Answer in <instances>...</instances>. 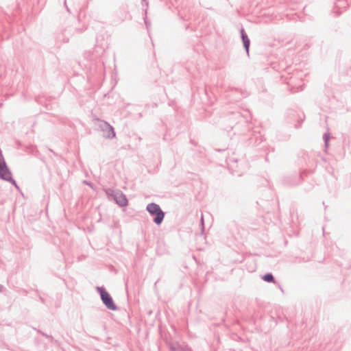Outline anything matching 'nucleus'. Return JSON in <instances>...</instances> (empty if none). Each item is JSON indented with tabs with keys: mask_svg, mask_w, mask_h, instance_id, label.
<instances>
[{
	"mask_svg": "<svg viewBox=\"0 0 351 351\" xmlns=\"http://www.w3.org/2000/svg\"><path fill=\"white\" fill-rule=\"evenodd\" d=\"M2 290V287L0 285V291Z\"/></svg>",
	"mask_w": 351,
	"mask_h": 351,
	"instance_id": "7",
	"label": "nucleus"
},
{
	"mask_svg": "<svg viewBox=\"0 0 351 351\" xmlns=\"http://www.w3.org/2000/svg\"><path fill=\"white\" fill-rule=\"evenodd\" d=\"M242 34V40L243 43L244 47L246 49L247 53L249 52V47H250V40L247 36L244 34L243 30L241 31Z\"/></svg>",
	"mask_w": 351,
	"mask_h": 351,
	"instance_id": "4",
	"label": "nucleus"
},
{
	"mask_svg": "<svg viewBox=\"0 0 351 351\" xmlns=\"http://www.w3.org/2000/svg\"><path fill=\"white\" fill-rule=\"evenodd\" d=\"M100 293L101 300L105 305L110 310H115L116 306L110 294L104 290H101Z\"/></svg>",
	"mask_w": 351,
	"mask_h": 351,
	"instance_id": "2",
	"label": "nucleus"
},
{
	"mask_svg": "<svg viewBox=\"0 0 351 351\" xmlns=\"http://www.w3.org/2000/svg\"><path fill=\"white\" fill-rule=\"evenodd\" d=\"M263 279L267 282H272L274 280V278L271 274H267L263 276Z\"/></svg>",
	"mask_w": 351,
	"mask_h": 351,
	"instance_id": "5",
	"label": "nucleus"
},
{
	"mask_svg": "<svg viewBox=\"0 0 351 351\" xmlns=\"http://www.w3.org/2000/svg\"><path fill=\"white\" fill-rule=\"evenodd\" d=\"M108 129H109V131H110V132H111V133H112V136H112V137L114 136V131H113L112 128V127H110V126H108Z\"/></svg>",
	"mask_w": 351,
	"mask_h": 351,
	"instance_id": "6",
	"label": "nucleus"
},
{
	"mask_svg": "<svg viewBox=\"0 0 351 351\" xmlns=\"http://www.w3.org/2000/svg\"><path fill=\"white\" fill-rule=\"evenodd\" d=\"M147 210L152 215H156L154 221L156 224H160L162 222L165 215L158 204H149L147 206Z\"/></svg>",
	"mask_w": 351,
	"mask_h": 351,
	"instance_id": "1",
	"label": "nucleus"
},
{
	"mask_svg": "<svg viewBox=\"0 0 351 351\" xmlns=\"http://www.w3.org/2000/svg\"><path fill=\"white\" fill-rule=\"evenodd\" d=\"M115 199L121 206H125L128 204L127 199L121 194L116 195Z\"/></svg>",
	"mask_w": 351,
	"mask_h": 351,
	"instance_id": "3",
	"label": "nucleus"
}]
</instances>
